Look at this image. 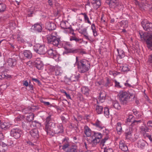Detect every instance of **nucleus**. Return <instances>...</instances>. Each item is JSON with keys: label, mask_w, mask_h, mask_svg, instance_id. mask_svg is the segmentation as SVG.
<instances>
[{"label": "nucleus", "mask_w": 152, "mask_h": 152, "mask_svg": "<svg viewBox=\"0 0 152 152\" xmlns=\"http://www.w3.org/2000/svg\"><path fill=\"white\" fill-rule=\"evenodd\" d=\"M7 63L10 66H12L16 64V60L14 58H9L7 60Z\"/></svg>", "instance_id": "22"}, {"label": "nucleus", "mask_w": 152, "mask_h": 152, "mask_svg": "<svg viewBox=\"0 0 152 152\" xmlns=\"http://www.w3.org/2000/svg\"><path fill=\"white\" fill-rule=\"evenodd\" d=\"M94 135L95 138L99 140L102 137V135L100 133L94 132Z\"/></svg>", "instance_id": "39"}, {"label": "nucleus", "mask_w": 152, "mask_h": 152, "mask_svg": "<svg viewBox=\"0 0 152 152\" xmlns=\"http://www.w3.org/2000/svg\"><path fill=\"white\" fill-rule=\"evenodd\" d=\"M35 66L36 68L39 70H41L42 69L43 65L40 60L39 59H37L35 62Z\"/></svg>", "instance_id": "15"}, {"label": "nucleus", "mask_w": 152, "mask_h": 152, "mask_svg": "<svg viewBox=\"0 0 152 152\" xmlns=\"http://www.w3.org/2000/svg\"><path fill=\"white\" fill-rule=\"evenodd\" d=\"M67 48H66L65 49L66 50H67L68 51V52L69 53H75L77 52V50L76 49H67Z\"/></svg>", "instance_id": "47"}, {"label": "nucleus", "mask_w": 152, "mask_h": 152, "mask_svg": "<svg viewBox=\"0 0 152 152\" xmlns=\"http://www.w3.org/2000/svg\"><path fill=\"white\" fill-rule=\"evenodd\" d=\"M146 43L148 47L152 50V35L149 33L147 35Z\"/></svg>", "instance_id": "14"}, {"label": "nucleus", "mask_w": 152, "mask_h": 152, "mask_svg": "<svg viewBox=\"0 0 152 152\" xmlns=\"http://www.w3.org/2000/svg\"><path fill=\"white\" fill-rule=\"evenodd\" d=\"M133 112L134 115H136L137 114L139 113V112L137 111L136 109H133Z\"/></svg>", "instance_id": "59"}, {"label": "nucleus", "mask_w": 152, "mask_h": 152, "mask_svg": "<svg viewBox=\"0 0 152 152\" xmlns=\"http://www.w3.org/2000/svg\"><path fill=\"white\" fill-rule=\"evenodd\" d=\"M100 142V140L95 138L91 142L92 144H94V145H95L97 143H98Z\"/></svg>", "instance_id": "48"}, {"label": "nucleus", "mask_w": 152, "mask_h": 152, "mask_svg": "<svg viewBox=\"0 0 152 152\" xmlns=\"http://www.w3.org/2000/svg\"><path fill=\"white\" fill-rule=\"evenodd\" d=\"M116 129L118 132H121L122 131V129L121 123L118 122L117 123Z\"/></svg>", "instance_id": "38"}, {"label": "nucleus", "mask_w": 152, "mask_h": 152, "mask_svg": "<svg viewBox=\"0 0 152 152\" xmlns=\"http://www.w3.org/2000/svg\"><path fill=\"white\" fill-rule=\"evenodd\" d=\"M110 75H113V76H115L118 75V73L115 71H110L109 72Z\"/></svg>", "instance_id": "55"}, {"label": "nucleus", "mask_w": 152, "mask_h": 152, "mask_svg": "<svg viewBox=\"0 0 152 152\" xmlns=\"http://www.w3.org/2000/svg\"><path fill=\"white\" fill-rule=\"evenodd\" d=\"M80 74L79 73L73 75L71 78L72 81H78L80 77Z\"/></svg>", "instance_id": "32"}, {"label": "nucleus", "mask_w": 152, "mask_h": 152, "mask_svg": "<svg viewBox=\"0 0 152 152\" xmlns=\"http://www.w3.org/2000/svg\"><path fill=\"white\" fill-rule=\"evenodd\" d=\"M51 115H49L46 118L45 123V130L47 133L53 134V132L50 130L53 128L55 124L51 121Z\"/></svg>", "instance_id": "3"}, {"label": "nucleus", "mask_w": 152, "mask_h": 152, "mask_svg": "<svg viewBox=\"0 0 152 152\" xmlns=\"http://www.w3.org/2000/svg\"><path fill=\"white\" fill-rule=\"evenodd\" d=\"M103 110V107L102 106L98 105L96 107V110L98 114H100L102 112Z\"/></svg>", "instance_id": "29"}, {"label": "nucleus", "mask_w": 152, "mask_h": 152, "mask_svg": "<svg viewBox=\"0 0 152 152\" xmlns=\"http://www.w3.org/2000/svg\"><path fill=\"white\" fill-rule=\"evenodd\" d=\"M57 35V33L56 32H54L51 34L48 35L47 38L48 42L51 44L54 39H56Z\"/></svg>", "instance_id": "10"}, {"label": "nucleus", "mask_w": 152, "mask_h": 152, "mask_svg": "<svg viewBox=\"0 0 152 152\" xmlns=\"http://www.w3.org/2000/svg\"><path fill=\"white\" fill-rule=\"evenodd\" d=\"M106 96L105 92L104 91L101 92L100 94L99 98V102H104L105 99V98Z\"/></svg>", "instance_id": "23"}, {"label": "nucleus", "mask_w": 152, "mask_h": 152, "mask_svg": "<svg viewBox=\"0 0 152 152\" xmlns=\"http://www.w3.org/2000/svg\"><path fill=\"white\" fill-rule=\"evenodd\" d=\"M23 55L26 58H31L32 57V54L29 50H26L23 52Z\"/></svg>", "instance_id": "27"}, {"label": "nucleus", "mask_w": 152, "mask_h": 152, "mask_svg": "<svg viewBox=\"0 0 152 152\" xmlns=\"http://www.w3.org/2000/svg\"><path fill=\"white\" fill-rule=\"evenodd\" d=\"M34 115L32 113H30L29 115L26 117V119L28 121H32L34 118Z\"/></svg>", "instance_id": "36"}, {"label": "nucleus", "mask_w": 152, "mask_h": 152, "mask_svg": "<svg viewBox=\"0 0 152 152\" xmlns=\"http://www.w3.org/2000/svg\"><path fill=\"white\" fill-rule=\"evenodd\" d=\"M68 138H64L62 142L63 145L62 146H60L59 148H60L61 147H62V149L64 151H66V149L68 148H69V147L70 146V143L68 141Z\"/></svg>", "instance_id": "12"}, {"label": "nucleus", "mask_w": 152, "mask_h": 152, "mask_svg": "<svg viewBox=\"0 0 152 152\" xmlns=\"http://www.w3.org/2000/svg\"><path fill=\"white\" fill-rule=\"evenodd\" d=\"M126 138V139H130L131 138L132 133L131 131L125 133Z\"/></svg>", "instance_id": "42"}, {"label": "nucleus", "mask_w": 152, "mask_h": 152, "mask_svg": "<svg viewBox=\"0 0 152 152\" xmlns=\"http://www.w3.org/2000/svg\"><path fill=\"white\" fill-rule=\"evenodd\" d=\"M30 134L32 137L37 138L39 137V134L38 130L37 129H32L30 132Z\"/></svg>", "instance_id": "17"}, {"label": "nucleus", "mask_w": 152, "mask_h": 152, "mask_svg": "<svg viewBox=\"0 0 152 152\" xmlns=\"http://www.w3.org/2000/svg\"><path fill=\"white\" fill-rule=\"evenodd\" d=\"M105 140H104V139H102L101 140L100 142V144L102 145L103 146L104 145V144L105 143Z\"/></svg>", "instance_id": "63"}, {"label": "nucleus", "mask_w": 152, "mask_h": 152, "mask_svg": "<svg viewBox=\"0 0 152 152\" xmlns=\"http://www.w3.org/2000/svg\"><path fill=\"white\" fill-rule=\"evenodd\" d=\"M56 28V24L53 23L48 22L46 24V28L50 31L55 29Z\"/></svg>", "instance_id": "13"}, {"label": "nucleus", "mask_w": 152, "mask_h": 152, "mask_svg": "<svg viewBox=\"0 0 152 152\" xmlns=\"http://www.w3.org/2000/svg\"><path fill=\"white\" fill-rule=\"evenodd\" d=\"M143 121V119H141L139 120H134L133 121L132 124H134V125H137L139 124L140 123Z\"/></svg>", "instance_id": "46"}, {"label": "nucleus", "mask_w": 152, "mask_h": 152, "mask_svg": "<svg viewBox=\"0 0 152 152\" xmlns=\"http://www.w3.org/2000/svg\"><path fill=\"white\" fill-rule=\"evenodd\" d=\"M141 24L145 30L148 32L152 31V23L146 20H144L142 21Z\"/></svg>", "instance_id": "6"}, {"label": "nucleus", "mask_w": 152, "mask_h": 152, "mask_svg": "<svg viewBox=\"0 0 152 152\" xmlns=\"http://www.w3.org/2000/svg\"><path fill=\"white\" fill-rule=\"evenodd\" d=\"M8 149L7 146L4 143L0 145V152H5Z\"/></svg>", "instance_id": "26"}, {"label": "nucleus", "mask_w": 152, "mask_h": 152, "mask_svg": "<svg viewBox=\"0 0 152 152\" xmlns=\"http://www.w3.org/2000/svg\"><path fill=\"white\" fill-rule=\"evenodd\" d=\"M48 3L49 5L50 6H52L53 5V4L52 1L50 0H48Z\"/></svg>", "instance_id": "62"}, {"label": "nucleus", "mask_w": 152, "mask_h": 152, "mask_svg": "<svg viewBox=\"0 0 152 152\" xmlns=\"http://www.w3.org/2000/svg\"><path fill=\"white\" fill-rule=\"evenodd\" d=\"M113 105L114 108L116 109H119L120 108V106L118 102H114L113 103Z\"/></svg>", "instance_id": "41"}, {"label": "nucleus", "mask_w": 152, "mask_h": 152, "mask_svg": "<svg viewBox=\"0 0 152 152\" xmlns=\"http://www.w3.org/2000/svg\"><path fill=\"white\" fill-rule=\"evenodd\" d=\"M32 28L38 32H40L42 30V26L38 24H35L33 26H32Z\"/></svg>", "instance_id": "21"}, {"label": "nucleus", "mask_w": 152, "mask_h": 152, "mask_svg": "<svg viewBox=\"0 0 152 152\" xmlns=\"http://www.w3.org/2000/svg\"><path fill=\"white\" fill-rule=\"evenodd\" d=\"M147 125L148 127H152V121H148L147 123Z\"/></svg>", "instance_id": "53"}, {"label": "nucleus", "mask_w": 152, "mask_h": 152, "mask_svg": "<svg viewBox=\"0 0 152 152\" xmlns=\"http://www.w3.org/2000/svg\"><path fill=\"white\" fill-rule=\"evenodd\" d=\"M34 50L39 54H44L47 51V49L44 45L37 44L34 47Z\"/></svg>", "instance_id": "4"}, {"label": "nucleus", "mask_w": 152, "mask_h": 152, "mask_svg": "<svg viewBox=\"0 0 152 152\" xmlns=\"http://www.w3.org/2000/svg\"><path fill=\"white\" fill-rule=\"evenodd\" d=\"M91 3L93 4L95 9H96L101 5V3L100 0H92Z\"/></svg>", "instance_id": "20"}, {"label": "nucleus", "mask_w": 152, "mask_h": 152, "mask_svg": "<svg viewBox=\"0 0 152 152\" xmlns=\"http://www.w3.org/2000/svg\"><path fill=\"white\" fill-rule=\"evenodd\" d=\"M6 8L5 5L3 4H0V12L4 11Z\"/></svg>", "instance_id": "40"}, {"label": "nucleus", "mask_w": 152, "mask_h": 152, "mask_svg": "<svg viewBox=\"0 0 152 152\" xmlns=\"http://www.w3.org/2000/svg\"><path fill=\"white\" fill-rule=\"evenodd\" d=\"M81 91L82 93L86 96H88L89 95V90L87 87H83L81 88Z\"/></svg>", "instance_id": "24"}, {"label": "nucleus", "mask_w": 152, "mask_h": 152, "mask_svg": "<svg viewBox=\"0 0 152 152\" xmlns=\"http://www.w3.org/2000/svg\"><path fill=\"white\" fill-rule=\"evenodd\" d=\"M64 93L65 94L67 99H71V97L69 94H67V93L65 91L64 92Z\"/></svg>", "instance_id": "58"}, {"label": "nucleus", "mask_w": 152, "mask_h": 152, "mask_svg": "<svg viewBox=\"0 0 152 152\" xmlns=\"http://www.w3.org/2000/svg\"><path fill=\"white\" fill-rule=\"evenodd\" d=\"M85 134L88 137L90 136L91 135V130L87 126H86L84 127Z\"/></svg>", "instance_id": "33"}, {"label": "nucleus", "mask_w": 152, "mask_h": 152, "mask_svg": "<svg viewBox=\"0 0 152 152\" xmlns=\"http://www.w3.org/2000/svg\"><path fill=\"white\" fill-rule=\"evenodd\" d=\"M146 142L143 140H138L137 143V146L139 148L142 149L145 145Z\"/></svg>", "instance_id": "18"}, {"label": "nucleus", "mask_w": 152, "mask_h": 152, "mask_svg": "<svg viewBox=\"0 0 152 152\" xmlns=\"http://www.w3.org/2000/svg\"><path fill=\"white\" fill-rule=\"evenodd\" d=\"M60 41V39L56 37V39H54L51 44H53L54 46H58L59 44Z\"/></svg>", "instance_id": "37"}, {"label": "nucleus", "mask_w": 152, "mask_h": 152, "mask_svg": "<svg viewBox=\"0 0 152 152\" xmlns=\"http://www.w3.org/2000/svg\"><path fill=\"white\" fill-rule=\"evenodd\" d=\"M145 138H148L152 142V138L151 136L149 135L147 133L144 135L143 136Z\"/></svg>", "instance_id": "45"}, {"label": "nucleus", "mask_w": 152, "mask_h": 152, "mask_svg": "<svg viewBox=\"0 0 152 152\" xmlns=\"http://www.w3.org/2000/svg\"><path fill=\"white\" fill-rule=\"evenodd\" d=\"M77 146L72 145L66 151L67 152H77Z\"/></svg>", "instance_id": "25"}, {"label": "nucleus", "mask_w": 152, "mask_h": 152, "mask_svg": "<svg viewBox=\"0 0 152 152\" xmlns=\"http://www.w3.org/2000/svg\"><path fill=\"white\" fill-rule=\"evenodd\" d=\"M119 148L124 151H126L128 150V147L124 141L121 140L119 142Z\"/></svg>", "instance_id": "16"}, {"label": "nucleus", "mask_w": 152, "mask_h": 152, "mask_svg": "<svg viewBox=\"0 0 152 152\" xmlns=\"http://www.w3.org/2000/svg\"><path fill=\"white\" fill-rule=\"evenodd\" d=\"M33 111V109L32 108L30 107H28V108L23 109L22 110V112L23 113L26 114L29 113V112H32Z\"/></svg>", "instance_id": "34"}, {"label": "nucleus", "mask_w": 152, "mask_h": 152, "mask_svg": "<svg viewBox=\"0 0 152 152\" xmlns=\"http://www.w3.org/2000/svg\"><path fill=\"white\" fill-rule=\"evenodd\" d=\"M67 31L68 32L70 33H71L73 35L72 36H71L70 37V40L71 41H72L73 40L75 41L76 42H79L81 40V39H79V38L77 37L74 34V33L73 30L70 28H67Z\"/></svg>", "instance_id": "8"}, {"label": "nucleus", "mask_w": 152, "mask_h": 152, "mask_svg": "<svg viewBox=\"0 0 152 152\" xmlns=\"http://www.w3.org/2000/svg\"><path fill=\"white\" fill-rule=\"evenodd\" d=\"M83 35L85 38L86 39L88 40H90L88 36V34L87 33H84V34H83Z\"/></svg>", "instance_id": "54"}, {"label": "nucleus", "mask_w": 152, "mask_h": 152, "mask_svg": "<svg viewBox=\"0 0 152 152\" xmlns=\"http://www.w3.org/2000/svg\"><path fill=\"white\" fill-rule=\"evenodd\" d=\"M80 31H81V33L82 34H84V33H87V29L85 28H83V30H81Z\"/></svg>", "instance_id": "56"}, {"label": "nucleus", "mask_w": 152, "mask_h": 152, "mask_svg": "<svg viewBox=\"0 0 152 152\" xmlns=\"http://www.w3.org/2000/svg\"><path fill=\"white\" fill-rule=\"evenodd\" d=\"M139 129L140 132L142 134L143 136L144 135H145V134H147L146 132H149V129L147 126H140L139 128Z\"/></svg>", "instance_id": "19"}, {"label": "nucleus", "mask_w": 152, "mask_h": 152, "mask_svg": "<svg viewBox=\"0 0 152 152\" xmlns=\"http://www.w3.org/2000/svg\"><path fill=\"white\" fill-rule=\"evenodd\" d=\"M118 53V57L120 58H123L125 56V53L123 50L121 49H117Z\"/></svg>", "instance_id": "30"}, {"label": "nucleus", "mask_w": 152, "mask_h": 152, "mask_svg": "<svg viewBox=\"0 0 152 152\" xmlns=\"http://www.w3.org/2000/svg\"><path fill=\"white\" fill-rule=\"evenodd\" d=\"M119 95L120 100L124 104H126L130 99L131 100L136 99L134 93L129 94L126 91H121L120 92Z\"/></svg>", "instance_id": "2"}, {"label": "nucleus", "mask_w": 152, "mask_h": 152, "mask_svg": "<svg viewBox=\"0 0 152 152\" xmlns=\"http://www.w3.org/2000/svg\"><path fill=\"white\" fill-rule=\"evenodd\" d=\"M18 40L19 42H24V39L20 37V38H19L18 39Z\"/></svg>", "instance_id": "61"}, {"label": "nucleus", "mask_w": 152, "mask_h": 152, "mask_svg": "<svg viewBox=\"0 0 152 152\" xmlns=\"http://www.w3.org/2000/svg\"><path fill=\"white\" fill-rule=\"evenodd\" d=\"M106 3L112 8H115L119 5L118 0H107L106 1Z\"/></svg>", "instance_id": "11"}, {"label": "nucleus", "mask_w": 152, "mask_h": 152, "mask_svg": "<svg viewBox=\"0 0 152 152\" xmlns=\"http://www.w3.org/2000/svg\"><path fill=\"white\" fill-rule=\"evenodd\" d=\"M74 65L77 66L78 71L81 73L86 72L90 68V64L88 61L85 59L78 61L77 57H76V61Z\"/></svg>", "instance_id": "1"}, {"label": "nucleus", "mask_w": 152, "mask_h": 152, "mask_svg": "<svg viewBox=\"0 0 152 152\" xmlns=\"http://www.w3.org/2000/svg\"><path fill=\"white\" fill-rule=\"evenodd\" d=\"M61 119L63 123H65L66 122L65 118L64 116H62L61 117Z\"/></svg>", "instance_id": "60"}, {"label": "nucleus", "mask_w": 152, "mask_h": 152, "mask_svg": "<svg viewBox=\"0 0 152 152\" xmlns=\"http://www.w3.org/2000/svg\"><path fill=\"white\" fill-rule=\"evenodd\" d=\"M0 126L2 129L6 130L9 129V126L7 125L6 123H1L0 124Z\"/></svg>", "instance_id": "35"}, {"label": "nucleus", "mask_w": 152, "mask_h": 152, "mask_svg": "<svg viewBox=\"0 0 152 152\" xmlns=\"http://www.w3.org/2000/svg\"><path fill=\"white\" fill-rule=\"evenodd\" d=\"M41 102L43 103L44 105L46 106H48L50 104V103L49 102H46L44 101L42 99H41L40 100Z\"/></svg>", "instance_id": "51"}, {"label": "nucleus", "mask_w": 152, "mask_h": 152, "mask_svg": "<svg viewBox=\"0 0 152 152\" xmlns=\"http://www.w3.org/2000/svg\"><path fill=\"white\" fill-rule=\"evenodd\" d=\"M94 125L101 129H102L104 127L101 122L98 120H97L96 122L94 124Z\"/></svg>", "instance_id": "28"}, {"label": "nucleus", "mask_w": 152, "mask_h": 152, "mask_svg": "<svg viewBox=\"0 0 152 152\" xmlns=\"http://www.w3.org/2000/svg\"><path fill=\"white\" fill-rule=\"evenodd\" d=\"M22 132L18 128L13 129L11 132V135L15 139H18L21 136Z\"/></svg>", "instance_id": "7"}, {"label": "nucleus", "mask_w": 152, "mask_h": 152, "mask_svg": "<svg viewBox=\"0 0 152 152\" xmlns=\"http://www.w3.org/2000/svg\"><path fill=\"white\" fill-rule=\"evenodd\" d=\"M104 152H113V151L111 148H105L104 149Z\"/></svg>", "instance_id": "50"}, {"label": "nucleus", "mask_w": 152, "mask_h": 152, "mask_svg": "<svg viewBox=\"0 0 152 152\" xmlns=\"http://www.w3.org/2000/svg\"><path fill=\"white\" fill-rule=\"evenodd\" d=\"M23 85L26 86H28V83L26 81L24 82Z\"/></svg>", "instance_id": "64"}, {"label": "nucleus", "mask_w": 152, "mask_h": 152, "mask_svg": "<svg viewBox=\"0 0 152 152\" xmlns=\"http://www.w3.org/2000/svg\"><path fill=\"white\" fill-rule=\"evenodd\" d=\"M120 69L124 72H126L129 71L130 69L127 65H124L120 67Z\"/></svg>", "instance_id": "31"}, {"label": "nucleus", "mask_w": 152, "mask_h": 152, "mask_svg": "<svg viewBox=\"0 0 152 152\" xmlns=\"http://www.w3.org/2000/svg\"><path fill=\"white\" fill-rule=\"evenodd\" d=\"M55 73L56 75H61L62 74V73L58 70L56 71Z\"/></svg>", "instance_id": "57"}, {"label": "nucleus", "mask_w": 152, "mask_h": 152, "mask_svg": "<svg viewBox=\"0 0 152 152\" xmlns=\"http://www.w3.org/2000/svg\"><path fill=\"white\" fill-rule=\"evenodd\" d=\"M50 130L53 132V134H50V133H47V134L53 136L54 134H58L63 133L64 132V129L62 125L60 124H58L56 127H55L54 126V128H52Z\"/></svg>", "instance_id": "5"}, {"label": "nucleus", "mask_w": 152, "mask_h": 152, "mask_svg": "<svg viewBox=\"0 0 152 152\" xmlns=\"http://www.w3.org/2000/svg\"><path fill=\"white\" fill-rule=\"evenodd\" d=\"M111 86L110 81L108 79H107V81L106 83L105 84V86L106 87H109Z\"/></svg>", "instance_id": "52"}, {"label": "nucleus", "mask_w": 152, "mask_h": 152, "mask_svg": "<svg viewBox=\"0 0 152 152\" xmlns=\"http://www.w3.org/2000/svg\"><path fill=\"white\" fill-rule=\"evenodd\" d=\"M104 114L107 117L110 114L109 109L107 107H105L104 108Z\"/></svg>", "instance_id": "44"}, {"label": "nucleus", "mask_w": 152, "mask_h": 152, "mask_svg": "<svg viewBox=\"0 0 152 152\" xmlns=\"http://www.w3.org/2000/svg\"><path fill=\"white\" fill-rule=\"evenodd\" d=\"M81 14L84 15L85 20H87V23L89 24H91V23L90 21H89V18L88 16H87V15L85 13H81Z\"/></svg>", "instance_id": "43"}, {"label": "nucleus", "mask_w": 152, "mask_h": 152, "mask_svg": "<svg viewBox=\"0 0 152 152\" xmlns=\"http://www.w3.org/2000/svg\"><path fill=\"white\" fill-rule=\"evenodd\" d=\"M48 54L51 57L57 60L59 57V55L55 50H53L52 49H50L48 51Z\"/></svg>", "instance_id": "9"}, {"label": "nucleus", "mask_w": 152, "mask_h": 152, "mask_svg": "<svg viewBox=\"0 0 152 152\" xmlns=\"http://www.w3.org/2000/svg\"><path fill=\"white\" fill-rule=\"evenodd\" d=\"M115 83V87H116L118 88H121V86L120 85V83L117 82L116 80L114 81Z\"/></svg>", "instance_id": "49"}]
</instances>
